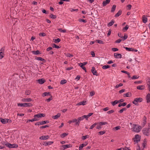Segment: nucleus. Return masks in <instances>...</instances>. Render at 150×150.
I'll return each mask as SVG.
<instances>
[{"label": "nucleus", "instance_id": "1", "mask_svg": "<svg viewBox=\"0 0 150 150\" xmlns=\"http://www.w3.org/2000/svg\"><path fill=\"white\" fill-rule=\"evenodd\" d=\"M143 134L146 136H149L150 135V130L147 128H144L142 130Z\"/></svg>", "mask_w": 150, "mask_h": 150}, {"label": "nucleus", "instance_id": "2", "mask_svg": "<svg viewBox=\"0 0 150 150\" xmlns=\"http://www.w3.org/2000/svg\"><path fill=\"white\" fill-rule=\"evenodd\" d=\"M33 105L31 103H19L18 104V106L20 107H31Z\"/></svg>", "mask_w": 150, "mask_h": 150}, {"label": "nucleus", "instance_id": "3", "mask_svg": "<svg viewBox=\"0 0 150 150\" xmlns=\"http://www.w3.org/2000/svg\"><path fill=\"white\" fill-rule=\"evenodd\" d=\"M143 99L142 98H135L132 101V103L135 105H137L138 102H141L142 101Z\"/></svg>", "mask_w": 150, "mask_h": 150}, {"label": "nucleus", "instance_id": "4", "mask_svg": "<svg viewBox=\"0 0 150 150\" xmlns=\"http://www.w3.org/2000/svg\"><path fill=\"white\" fill-rule=\"evenodd\" d=\"M4 48L2 47L0 50V59H1L4 57Z\"/></svg>", "mask_w": 150, "mask_h": 150}, {"label": "nucleus", "instance_id": "5", "mask_svg": "<svg viewBox=\"0 0 150 150\" xmlns=\"http://www.w3.org/2000/svg\"><path fill=\"white\" fill-rule=\"evenodd\" d=\"M124 48H125L127 51H134L137 52V50L136 49L133 48L132 47L128 48L127 47H124Z\"/></svg>", "mask_w": 150, "mask_h": 150}, {"label": "nucleus", "instance_id": "6", "mask_svg": "<svg viewBox=\"0 0 150 150\" xmlns=\"http://www.w3.org/2000/svg\"><path fill=\"white\" fill-rule=\"evenodd\" d=\"M134 141L136 142L137 143H138L140 141V138H139V135L138 134H136L135 136Z\"/></svg>", "mask_w": 150, "mask_h": 150}, {"label": "nucleus", "instance_id": "7", "mask_svg": "<svg viewBox=\"0 0 150 150\" xmlns=\"http://www.w3.org/2000/svg\"><path fill=\"white\" fill-rule=\"evenodd\" d=\"M84 119V118L83 116L81 117H79L78 119V121L76 122L75 123V125H78L79 126V123L82 120Z\"/></svg>", "mask_w": 150, "mask_h": 150}, {"label": "nucleus", "instance_id": "8", "mask_svg": "<svg viewBox=\"0 0 150 150\" xmlns=\"http://www.w3.org/2000/svg\"><path fill=\"white\" fill-rule=\"evenodd\" d=\"M114 55L115 58H121L122 57V55L120 54L114 53Z\"/></svg>", "mask_w": 150, "mask_h": 150}, {"label": "nucleus", "instance_id": "9", "mask_svg": "<svg viewBox=\"0 0 150 150\" xmlns=\"http://www.w3.org/2000/svg\"><path fill=\"white\" fill-rule=\"evenodd\" d=\"M0 121L2 123L4 124H5L8 122V120L7 119H3L2 118H0Z\"/></svg>", "mask_w": 150, "mask_h": 150}, {"label": "nucleus", "instance_id": "10", "mask_svg": "<svg viewBox=\"0 0 150 150\" xmlns=\"http://www.w3.org/2000/svg\"><path fill=\"white\" fill-rule=\"evenodd\" d=\"M49 138V135H43L40 137L39 139L41 140H46L48 139Z\"/></svg>", "mask_w": 150, "mask_h": 150}, {"label": "nucleus", "instance_id": "11", "mask_svg": "<svg viewBox=\"0 0 150 150\" xmlns=\"http://www.w3.org/2000/svg\"><path fill=\"white\" fill-rule=\"evenodd\" d=\"M91 72L93 73V75L97 76V71L96 70V69L94 67H93L92 68L91 70Z\"/></svg>", "mask_w": 150, "mask_h": 150}, {"label": "nucleus", "instance_id": "12", "mask_svg": "<svg viewBox=\"0 0 150 150\" xmlns=\"http://www.w3.org/2000/svg\"><path fill=\"white\" fill-rule=\"evenodd\" d=\"M145 86L144 85H140L137 86V89L142 90L144 89Z\"/></svg>", "mask_w": 150, "mask_h": 150}, {"label": "nucleus", "instance_id": "13", "mask_svg": "<svg viewBox=\"0 0 150 150\" xmlns=\"http://www.w3.org/2000/svg\"><path fill=\"white\" fill-rule=\"evenodd\" d=\"M53 143V142L49 141V142H44L43 145L45 146H47V145H50Z\"/></svg>", "mask_w": 150, "mask_h": 150}, {"label": "nucleus", "instance_id": "14", "mask_svg": "<svg viewBox=\"0 0 150 150\" xmlns=\"http://www.w3.org/2000/svg\"><path fill=\"white\" fill-rule=\"evenodd\" d=\"M38 83L41 84H43L46 81L45 79H39L38 80Z\"/></svg>", "mask_w": 150, "mask_h": 150}, {"label": "nucleus", "instance_id": "15", "mask_svg": "<svg viewBox=\"0 0 150 150\" xmlns=\"http://www.w3.org/2000/svg\"><path fill=\"white\" fill-rule=\"evenodd\" d=\"M32 99L30 98H23L22 99V100L23 102H31L32 101Z\"/></svg>", "mask_w": 150, "mask_h": 150}, {"label": "nucleus", "instance_id": "16", "mask_svg": "<svg viewBox=\"0 0 150 150\" xmlns=\"http://www.w3.org/2000/svg\"><path fill=\"white\" fill-rule=\"evenodd\" d=\"M122 11L121 10H119L118 12L115 15V17H119L122 14Z\"/></svg>", "mask_w": 150, "mask_h": 150}, {"label": "nucleus", "instance_id": "17", "mask_svg": "<svg viewBox=\"0 0 150 150\" xmlns=\"http://www.w3.org/2000/svg\"><path fill=\"white\" fill-rule=\"evenodd\" d=\"M147 103H148L150 102V94L148 93L146 96Z\"/></svg>", "mask_w": 150, "mask_h": 150}, {"label": "nucleus", "instance_id": "18", "mask_svg": "<svg viewBox=\"0 0 150 150\" xmlns=\"http://www.w3.org/2000/svg\"><path fill=\"white\" fill-rule=\"evenodd\" d=\"M109 3L110 1H109L108 0H106L105 1H103L102 3V5L103 6H105L108 4H109Z\"/></svg>", "mask_w": 150, "mask_h": 150}, {"label": "nucleus", "instance_id": "19", "mask_svg": "<svg viewBox=\"0 0 150 150\" xmlns=\"http://www.w3.org/2000/svg\"><path fill=\"white\" fill-rule=\"evenodd\" d=\"M147 84L148 85L149 91L150 92V78H149L147 80Z\"/></svg>", "mask_w": 150, "mask_h": 150}, {"label": "nucleus", "instance_id": "20", "mask_svg": "<svg viewBox=\"0 0 150 150\" xmlns=\"http://www.w3.org/2000/svg\"><path fill=\"white\" fill-rule=\"evenodd\" d=\"M80 66L81 68L84 70L85 72H86V68L85 67H84V66L82 64V63H80L78 64Z\"/></svg>", "mask_w": 150, "mask_h": 150}, {"label": "nucleus", "instance_id": "21", "mask_svg": "<svg viewBox=\"0 0 150 150\" xmlns=\"http://www.w3.org/2000/svg\"><path fill=\"white\" fill-rule=\"evenodd\" d=\"M32 52L34 55L40 54H41L40 51L38 50L32 51Z\"/></svg>", "mask_w": 150, "mask_h": 150}, {"label": "nucleus", "instance_id": "22", "mask_svg": "<svg viewBox=\"0 0 150 150\" xmlns=\"http://www.w3.org/2000/svg\"><path fill=\"white\" fill-rule=\"evenodd\" d=\"M97 123L98 124H99L101 126L108 124V122H101Z\"/></svg>", "mask_w": 150, "mask_h": 150}, {"label": "nucleus", "instance_id": "23", "mask_svg": "<svg viewBox=\"0 0 150 150\" xmlns=\"http://www.w3.org/2000/svg\"><path fill=\"white\" fill-rule=\"evenodd\" d=\"M131 96V94L130 92H128L124 94L123 96L124 97H130Z\"/></svg>", "mask_w": 150, "mask_h": 150}, {"label": "nucleus", "instance_id": "24", "mask_svg": "<svg viewBox=\"0 0 150 150\" xmlns=\"http://www.w3.org/2000/svg\"><path fill=\"white\" fill-rule=\"evenodd\" d=\"M146 117L145 116H144V117L143 118V127L146 124Z\"/></svg>", "mask_w": 150, "mask_h": 150}, {"label": "nucleus", "instance_id": "25", "mask_svg": "<svg viewBox=\"0 0 150 150\" xmlns=\"http://www.w3.org/2000/svg\"><path fill=\"white\" fill-rule=\"evenodd\" d=\"M60 113H58L57 115L53 116L52 117L54 119H56L60 116Z\"/></svg>", "mask_w": 150, "mask_h": 150}, {"label": "nucleus", "instance_id": "26", "mask_svg": "<svg viewBox=\"0 0 150 150\" xmlns=\"http://www.w3.org/2000/svg\"><path fill=\"white\" fill-rule=\"evenodd\" d=\"M114 23V20L112 19L111 21L110 22H109L108 23V27L111 26Z\"/></svg>", "mask_w": 150, "mask_h": 150}, {"label": "nucleus", "instance_id": "27", "mask_svg": "<svg viewBox=\"0 0 150 150\" xmlns=\"http://www.w3.org/2000/svg\"><path fill=\"white\" fill-rule=\"evenodd\" d=\"M147 19L145 16H142V21L144 23H146L147 21Z\"/></svg>", "mask_w": 150, "mask_h": 150}, {"label": "nucleus", "instance_id": "28", "mask_svg": "<svg viewBox=\"0 0 150 150\" xmlns=\"http://www.w3.org/2000/svg\"><path fill=\"white\" fill-rule=\"evenodd\" d=\"M48 95L50 96H51V95L50 94V92H45L42 94V96L43 97H44Z\"/></svg>", "mask_w": 150, "mask_h": 150}, {"label": "nucleus", "instance_id": "29", "mask_svg": "<svg viewBox=\"0 0 150 150\" xmlns=\"http://www.w3.org/2000/svg\"><path fill=\"white\" fill-rule=\"evenodd\" d=\"M116 6L115 5H113L112 8L111 9V12H113L115 10V9L116 8Z\"/></svg>", "mask_w": 150, "mask_h": 150}, {"label": "nucleus", "instance_id": "30", "mask_svg": "<svg viewBox=\"0 0 150 150\" xmlns=\"http://www.w3.org/2000/svg\"><path fill=\"white\" fill-rule=\"evenodd\" d=\"M86 101H81V102H80L78 103L77 104V105H84L86 104Z\"/></svg>", "mask_w": 150, "mask_h": 150}, {"label": "nucleus", "instance_id": "31", "mask_svg": "<svg viewBox=\"0 0 150 150\" xmlns=\"http://www.w3.org/2000/svg\"><path fill=\"white\" fill-rule=\"evenodd\" d=\"M110 67V66L108 65H105L103 66L102 67L103 69H107L109 68Z\"/></svg>", "mask_w": 150, "mask_h": 150}, {"label": "nucleus", "instance_id": "32", "mask_svg": "<svg viewBox=\"0 0 150 150\" xmlns=\"http://www.w3.org/2000/svg\"><path fill=\"white\" fill-rule=\"evenodd\" d=\"M35 59L41 61L43 62L45 61V59L41 57H37L35 58Z\"/></svg>", "mask_w": 150, "mask_h": 150}, {"label": "nucleus", "instance_id": "33", "mask_svg": "<svg viewBox=\"0 0 150 150\" xmlns=\"http://www.w3.org/2000/svg\"><path fill=\"white\" fill-rule=\"evenodd\" d=\"M111 104L113 106H114L116 104L118 103V100H115L114 101H112L111 102Z\"/></svg>", "mask_w": 150, "mask_h": 150}, {"label": "nucleus", "instance_id": "34", "mask_svg": "<svg viewBox=\"0 0 150 150\" xmlns=\"http://www.w3.org/2000/svg\"><path fill=\"white\" fill-rule=\"evenodd\" d=\"M40 122L41 125H43L45 124L48 123L49 122V121L48 120H45Z\"/></svg>", "mask_w": 150, "mask_h": 150}, {"label": "nucleus", "instance_id": "35", "mask_svg": "<svg viewBox=\"0 0 150 150\" xmlns=\"http://www.w3.org/2000/svg\"><path fill=\"white\" fill-rule=\"evenodd\" d=\"M127 35L126 33H125L124 36L123 37L122 36V38L123 40L124 41L126 40L127 38Z\"/></svg>", "mask_w": 150, "mask_h": 150}, {"label": "nucleus", "instance_id": "36", "mask_svg": "<svg viewBox=\"0 0 150 150\" xmlns=\"http://www.w3.org/2000/svg\"><path fill=\"white\" fill-rule=\"evenodd\" d=\"M129 27L128 25H126L123 28V30H122L124 32H125L128 29Z\"/></svg>", "mask_w": 150, "mask_h": 150}, {"label": "nucleus", "instance_id": "37", "mask_svg": "<svg viewBox=\"0 0 150 150\" xmlns=\"http://www.w3.org/2000/svg\"><path fill=\"white\" fill-rule=\"evenodd\" d=\"M31 93V91L29 90H27L25 91V94L26 95H28L30 94Z\"/></svg>", "mask_w": 150, "mask_h": 150}, {"label": "nucleus", "instance_id": "38", "mask_svg": "<svg viewBox=\"0 0 150 150\" xmlns=\"http://www.w3.org/2000/svg\"><path fill=\"white\" fill-rule=\"evenodd\" d=\"M97 124H98V123L97 122H96V123H94L90 127V129H93L96 126V125H97Z\"/></svg>", "mask_w": 150, "mask_h": 150}, {"label": "nucleus", "instance_id": "39", "mask_svg": "<svg viewBox=\"0 0 150 150\" xmlns=\"http://www.w3.org/2000/svg\"><path fill=\"white\" fill-rule=\"evenodd\" d=\"M53 40L55 43H58L61 40L59 38H58L57 39H53Z\"/></svg>", "mask_w": 150, "mask_h": 150}, {"label": "nucleus", "instance_id": "40", "mask_svg": "<svg viewBox=\"0 0 150 150\" xmlns=\"http://www.w3.org/2000/svg\"><path fill=\"white\" fill-rule=\"evenodd\" d=\"M60 149L64 150L66 149V145H62L60 146Z\"/></svg>", "mask_w": 150, "mask_h": 150}, {"label": "nucleus", "instance_id": "41", "mask_svg": "<svg viewBox=\"0 0 150 150\" xmlns=\"http://www.w3.org/2000/svg\"><path fill=\"white\" fill-rule=\"evenodd\" d=\"M39 118V117H44L45 116V115L42 113H39L38 114H37Z\"/></svg>", "mask_w": 150, "mask_h": 150}, {"label": "nucleus", "instance_id": "42", "mask_svg": "<svg viewBox=\"0 0 150 150\" xmlns=\"http://www.w3.org/2000/svg\"><path fill=\"white\" fill-rule=\"evenodd\" d=\"M79 21L80 22H83L84 23H86L87 22V21L86 20H84L83 19L79 18Z\"/></svg>", "mask_w": 150, "mask_h": 150}, {"label": "nucleus", "instance_id": "43", "mask_svg": "<svg viewBox=\"0 0 150 150\" xmlns=\"http://www.w3.org/2000/svg\"><path fill=\"white\" fill-rule=\"evenodd\" d=\"M89 137V136L88 135H86L84 136H83L82 137V139L83 140H84L87 138H88Z\"/></svg>", "mask_w": 150, "mask_h": 150}, {"label": "nucleus", "instance_id": "44", "mask_svg": "<svg viewBox=\"0 0 150 150\" xmlns=\"http://www.w3.org/2000/svg\"><path fill=\"white\" fill-rule=\"evenodd\" d=\"M1 143L3 145H6L7 146V145L8 144V142H7L6 141H3L1 142Z\"/></svg>", "mask_w": 150, "mask_h": 150}, {"label": "nucleus", "instance_id": "45", "mask_svg": "<svg viewBox=\"0 0 150 150\" xmlns=\"http://www.w3.org/2000/svg\"><path fill=\"white\" fill-rule=\"evenodd\" d=\"M70 11L71 12H73L74 11H78V9H73L70 8L69 9Z\"/></svg>", "mask_w": 150, "mask_h": 150}, {"label": "nucleus", "instance_id": "46", "mask_svg": "<svg viewBox=\"0 0 150 150\" xmlns=\"http://www.w3.org/2000/svg\"><path fill=\"white\" fill-rule=\"evenodd\" d=\"M120 126H117L113 128V129H115L116 130H117L120 129Z\"/></svg>", "mask_w": 150, "mask_h": 150}, {"label": "nucleus", "instance_id": "47", "mask_svg": "<svg viewBox=\"0 0 150 150\" xmlns=\"http://www.w3.org/2000/svg\"><path fill=\"white\" fill-rule=\"evenodd\" d=\"M96 41H97L98 43L102 44H104V42L100 40H96Z\"/></svg>", "mask_w": 150, "mask_h": 150}, {"label": "nucleus", "instance_id": "48", "mask_svg": "<svg viewBox=\"0 0 150 150\" xmlns=\"http://www.w3.org/2000/svg\"><path fill=\"white\" fill-rule=\"evenodd\" d=\"M34 119H35V121L38 120V118H39L37 114L35 115L34 116Z\"/></svg>", "mask_w": 150, "mask_h": 150}, {"label": "nucleus", "instance_id": "49", "mask_svg": "<svg viewBox=\"0 0 150 150\" xmlns=\"http://www.w3.org/2000/svg\"><path fill=\"white\" fill-rule=\"evenodd\" d=\"M115 111L113 110H111L109 111H108L107 112L108 114H110L112 113H113Z\"/></svg>", "mask_w": 150, "mask_h": 150}, {"label": "nucleus", "instance_id": "50", "mask_svg": "<svg viewBox=\"0 0 150 150\" xmlns=\"http://www.w3.org/2000/svg\"><path fill=\"white\" fill-rule=\"evenodd\" d=\"M39 36L44 37L46 36V34L44 33H40L39 34Z\"/></svg>", "mask_w": 150, "mask_h": 150}, {"label": "nucleus", "instance_id": "51", "mask_svg": "<svg viewBox=\"0 0 150 150\" xmlns=\"http://www.w3.org/2000/svg\"><path fill=\"white\" fill-rule=\"evenodd\" d=\"M52 47L53 48H55L57 49L59 48L60 47L59 46H57L55 44H53L52 45Z\"/></svg>", "mask_w": 150, "mask_h": 150}, {"label": "nucleus", "instance_id": "52", "mask_svg": "<svg viewBox=\"0 0 150 150\" xmlns=\"http://www.w3.org/2000/svg\"><path fill=\"white\" fill-rule=\"evenodd\" d=\"M50 17L52 18L55 19L57 17L55 15H54L52 14H51V15H50Z\"/></svg>", "mask_w": 150, "mask_h": 150}, {"label": "nucleus", "instance_id": "53", "mask_svg": "<svg viewBox=\"0 0 150 150\" xmlns=\"http://www.w3.org/2000/svg\"><path fill=\"white\" fill-rule=\"evenodd\" d=\"M139 76H137L134 75L132 76L131 78L132 79H138L139 78Z\"/></svg>", "mask_w": 150, "mask_h": 150}, {"label": "nucleus", "instance_id": "54", "mask_svg": "<svg viewBox=\"0 0 150 150\" xmlns=\"http://www.w3.org/2000/svg\"><path fill=\"white\" fill-rule=\"evenodd\" d=\"M13 144H11L8 143L7 146L9 148H13Z\"/></svg>", "mask_w": 150, "mask_h": 150}, {"label": "nucleus", "instance_id": "55", "mask_svg": "<svg viewBox=\"0 0 150 150\" xmlns=\"http://www.w3.org/2000/svg\"><path fill=\"white\" fill-rule=\"evenodd\" d=\"M66 83V80L64 79L61 81L60 82V83L61 84H63Z\"/></svg>", "mask_w": 150, "mask_h": 150}, {"label": "nucleus", "instance_id": "56", "mask_svg": "<svg viewBox=\"0 0 150 150\" xmlns=\"http://www.w3.org/2000/svg\"><path fill=\"white\" fill-rule=\"evenodd\" d=\"M105 133V131H100L98 132V133L100 134L101 135H102L104 134Z\"/></svg>", "mask_w": 150, "mask_h": 150}, {"label": "nucleus", "instance_id": "57", "mask_svg": "<svg viewBox=\"0 0 150 150\" xmlns=\"http://www.w3.org/2000/svg\"><path fill=\"white\" fill-rule=\"evenodd\" d=\"M42 12L43 13H45L46 14H48V12L45 9H43L42 10Z\"/></svg>", "mask_w": 150, "mask_h": 150}, {"label": "nucleus", "instance_id": "58", "mask_svg": "<svg viewBox=\"0 0 150 150\" xmlns=\"http://www.w3.org/2000/svg\"><path fill=\"white\" fill-rule=\"evenodd\" d=\"M49 127V125H45L42 126L40 127V128H45L47 127Z\"/></svg>", "mask_w": 150, "mask_h": 150}, {"label": "nucleus", "instance_id": "59", "mask_svg": "<svg viewBox=\"0 0 150 150\" xmlns=\"http://www.w3.org/2000/svg\"><path fill=\"white\" fill-rule=\"evenodd\" d=\"M58 30L60 32H63V33H65L66 32V30H62V28L58 29Z\"/></svg>", "mask_w": 150, "mask_h": 150}, {"label": "nucleus", "instance_id": "60", "mask_svg": "<svg viewBox=\"0 0 150 150\" xmlns=\"http://www.w3.org/2000/svg\"><path fill=\"white\" fill-rule=\"evenodd\" d=\"M112 50L113 51L115 52L118 51V49L117 48L114 47L112 48Z\"/></svg>", "mask_w": 150, "mask_h": 150}, {"label": "nucleus", "instance_id": "61", "mask_svg": "<svg viewBox=\"0 0 150 150\" xmlns=\"http://www.w3.org/2000/svg\"><path fill=\"white\" fill-rule=\"evenodd\" d=\"M35 119L33 118V119H30V120H28L27 121V122H33L35 121Z\"/></svg>", "mask_w": 150, "mask_h": 150}, {"label": "nucleus", "instance_id": "62", "mask_svg": "<svg viewBox=\"0 0 150 150\" xmlns=\"http://www.w3.org/2000/svg\"><path fill=\"white\" fill-rule=\"evenodd\" d=\"M95 92L94 91H91L90 93V95L91 96H93L95 95Z\"/></svg>", "mask_w": 150, "mask_h": 150}, {"label": "nucleus", "instance_id": "63", "mask_svg": "<svg viewBox=\"0 0 150 150\" xmlns=\"http://www.w3.org/2000/svg\"><path fill=\"white\" fill-rule=\"evenodd\" d=\"M97 125L96 126V129H99L102 128L101 126L99 124H97Z\"/></svg>", "mask_w": 150, "mask_h": 150}, {"label": "nucleus", "instance_id": "64", "mask_svg": "<svg viewBox=\"0 0 150 150\" xmlns=\"http://www.w3.org/2000/svg\"><path fill=\"white\" fill-rule=\"evenodd\" d=\"M127 8L128 10H130L132 7V5L130 4H128L127 6Z\"/></svg>", "mask_w": 150, "mask_h": 150}]
</instances>
